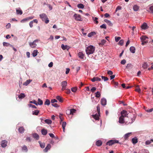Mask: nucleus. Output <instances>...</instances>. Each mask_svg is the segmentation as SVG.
<instances>
[{"instance_id":"nucleus-1","label":"nucleus","mask_w":153,"mask_h":153,"mask_svg":"<svg viewBox=\"0 0 153 153\" xmlns=\"http://www.w3.org/2000/svg\"><path fill=\"white\" fill-rule=\"evenodd\" d=\"M135 119V118L134 117L131 119V122H130L131 120H129L130 121L128 122V121H127L126 119H125L124 118H123V116H121L119 118V122L121 124L125 123L127 124H129L132 123L133 122V120H134Z\"/></svg>"},{"instance_id":"nucleus-2","label":"nucleus","mask_w":153,"mask_h":153,"mask_svg":"<svg viewBox=\"0 0 153 153\" xmlns=\"http://www.w3.org/2000/svg\"><path fill=\"white\" fill-rule=\"evenodd\" d=\"M95 48L92 45H91L88 47L85 50L87 54L89 55L93 53L95 51Z\"/></svg>"},{"instance_id":"nucleus-3","label":"nucleus","mask_w":153,"mask_h":153,"mask_svg":"<svg viewBox=\"0 0 153 153\" xmlns=\"http://www.w3.org/2000/svg\"><path fill=\"white\" fill-rule=\"evenodd\" d=\"M41 19L43 21H44L45 23L48 24L49 22V20L47 15L45 13H42L39 15Z\"/></svg>"},{"instance_id":"nucleus-4","label":"nucleus","mask_w":153,"mask_h":153,"mask_svg":"<svg viewBox=\"0 0 153 153\" xmlns=\"http://www.w3.org/2000/svg\"><path fill=\"white\" fill-rule=\"evenodd\" d=\"M118 143L119 141L117 140H111L108 141L106 144L109 146H111L115 143Z\"/></svg>"},{"instance_id":"nucleus-5","label":"nucleus","mask_w":153,"mask_h":153,"mask_svg":"<svg viewBox=\"0 0 153 153\" xmlns=\"http://www.w3.org/2000/svg\"><path fill=\"white\" fill-rule=\"evenodd\" d=\"M38 41L39 40L38 39H36L32 42H30L29 43V45L30 47L32 48H35L36 47L37 45L36 44V43L38 42Z\"/></svg>"},{"instance_id":"nucleus-6","label":"nucleus","mask_w":153,"mask_h":153,"mask_svg":"<svg viewBox=\"0 0 153 153\" xmlns=\"http://www.w3.org/2000/svg\"><path fill=\"white\" fill-rule=\"evenodd\" d=\"M67 85V82L66 81H62L61 83V85L62 87V90L63 91L66 89Z\"/></svg>"},{"instance_id":"nucleus-7","label":"nucleus","mask_w":153,"mask_h":153,"mask_svg":"<svg viewBox=\"0 0 153 153\" xmlns=\"http://www.w3.org/2000/svg\"><path fill=\"white\" fill-rule=\"evenodd\" d=\"M76 110L74 109H71L70 110H68L66 111V113L68 114H69L73 115L74 113L76 112Z\"/></svg>"},{"instance_id":"nucleus-8","label":"nucleus","mask_w":153,"mask_h":153,"mask_svg":"<svg viewBox=\"0 0 153 153\" xmlns=\"http://www.w3.org/2000/svg\"><path fill=\"white\" fill-rule=\"evenodd\" d=\"M74 16V17L75 19L77 20L78 21H81V16L78 14H75Z\"/></svg>"},{"instance_id":"nucleus-9","label":"nucleus","mask_w":153,"mask_h":153,"mask_svg":"<svg viewBox=\"0 0 153 153\" xmlns=\"http://www.w3.org/2000/svg\"><path fill=\"white\" fill-rule=\"evenodd\" d=\"M101 104L105 106L106 105L107 100H106L104 98H103L101 99L100 100Z\"/></svg>"},{"instance_id":"nucleus-10","label":"nucleus","mask_w":153,"mask_h":153,"mask_svg":"<svg viewBox=\"0 0 153 153\" xmlns=\"http://www.w3.org/2000/svg\"><path fill=\"white\" fill-rule=\"evenodd\" d=\"M92 116L95 120H100V114L98 113V114H96L95 115H92Z\"/></svg>"},{"instance_id":"nucleus-11","label":"nucleus","mask_w":153,"mask_h":153,"mask_svg":"<svg viewBox=\"0 0 153 153\" xmlns=\"http://www.w3.org/2000/svg\"><path fill=\"white\" fill-rule=\"evenodd\" d=\"M7 141L5 140H3L1 143V146L3 148L5 147L7 145Z\"/></svg>"},{"instance_id":"nucleus-12","label":"nucleus","mask_w":153,"mask_h":153,"mask_svg":"<svg viewBox=\"0 0 153 153\" xmlns=\"http://www.w3.org/2000/svg\"><path fill=\"white\" fill-rule=\"evenodd\" d=\"M61 48L63 50L67 49L68 51V50L70 48V47L67 45H64V44H62L61 45Z\"/></svg>"},{"instance_id":"nucleus-13","label":"nucleus","mask_w":153,"mask_h":153,"mask_svg":"<svg viewBox=\"0 0 153 153\" xmlns=\"http://www.w3.org/2000/svg\"><path fill=\"white\" fill-rule=\"evenodd\" d=\"M141 27L143 30L146 29L148 27L146 23L145 22H144L143 24L141 26Z\"/></svg>"},{"instance_id":"nucleus-14","label":"nucleus","mask_w":153,"mask_h":153,"mask_svg":"<svg viewBox=\"0 0 153 153\" xmlns=\"http://www.w3.org/2000/svg\"><path fill=\"white\" fill-rule=\"evenodd\" d=\"M34 18L33 16H31L29 17H27L26 18L24 19L21 21V22H22L23 21H27L31 19H33Z\"/></svg>"},{"instance_id":"nucleus-15","label":"nucleus","mask_w":153,"mask_h":153,"mask_svg":"<svg viewBox=\"0 0 153 153\" xmlns=\"http://www.w3.org/2000/svg\"><path fill=\"white\" fill-rule=\"evenodd\" d=\"M51 146L50 144H48L45 148L44 149V151L45 152H47L51 148Z\"/></svg>"},{"instance_id":"nucleus-16","label":"nucleus","mask_w":153,"mask_h":153,"mask_svg":"<svg viewBox=\"0 0 153 153\" xmlns=\"http://www.w3.org/2000/svg\"><path fill=\"white\" fill-rule=\"evenodd\" d=\"M101 80V79L100 78H99L98 77H94L93 78L91 79V81L94 82L95 81H100Z\"/></svg>"},{"instance_id":"nucleus-17","label":"nucleus","mask_w":153,"mask_h":153,"mask_svg":"<svg viewBox=\"0 0 153 153\" xmlns=\"http://www.w3.org/2000/svg\"><path fill=\"white\" fill-rule=\"evenodd\" d=\"M132 143L133 144H136L138 142V140L137 138L135 137L133 138L132 139Z\"/></svg>"},{"instance_id":"nucleus-18","label":"nucleus","mask_w":153,"mask_h":153,"mask_svg":"<svg viewBox=\"0 0 153 153\" xmlns=\"http://www.w3.org/2000/svg\"><path fill=\"white\" fill-rule=\"evenodd\" d=\"M41 132L42 134L44 135H46L48 133L47 130L44 128L42 129Z\"/></svg>"},{"instance_id":"nucleus-19","label":"nucleus","mask_w":153,"mask_h":153,"mask_svg":"<svg viewBox=\"0 0 153 153\" xmlns=\"http://www.w3.org/2000/svg\"><path fill=\"white\" fill-rule=\"evenodd\" d=\"M78 56L81 59H83L84 57V54L82 52H79L78 54Z\"/></svg>"},{"instance_id":"nucleus-20","label":"nucleus","mask_w":153,"mask_h":153,"mask_svg":"<svg viewBox=\"0 0 153 153\" xmlns=\"http://www.w3.org/2000/svg\"><path fill=\"white\" fill-rule=\"evenodd\" d=\"M16 13L18 15H21L22 14V11L20 9V8H19V9H16Z\"/></svg>"},{"instance_id":"nucleus-21","label":"nucleus","mask_w":153,"mask_h":153,"mask_svg":"<svg viewBox=\"0 0 153 153\" xmlns=\"http://www.w3.org/2000/svg\"><path fill=\"white\" fill-rule=\"evenodd\" d=\"M102 144V142L101 140H98L96 141V145L98 146H101Z\"/></svg>"},{"instance_id":"nucleus-22","label":"nucleus","mask_w":153,"mask_h":153,"mask_svg":"<svg viewBox=\"0 0 153 153\" xmlns=\"http://www.w3.org/2000/svg\"><path fill=\"white\" fill-rule=\"evenodd\" d=\"M131 133H128L126 134L124 136V137L125 140L127 139L130 136Z\"/></svg>"},{"instance_id":"nucleus-23","label":"nucleus","mask_w":153,"mask_h":153,"mask_svg":"<svg viewBox=\"0 0 153 153\" xmlns=\"http://www.w3.org/2000/svg\"><path fill=\"white\" fill-rule=\"evenodd\" d=\"M66 125V123L65 122H62V126L63 129V131L64 132H65V127Z\"/></svg>"},{"instance_id":"nucleus-24","label":"nucleus","mask_w":153,"mask_h":153,"mask_svg":"<svg viewBox=\"0 0 153 153\" xmlns=\"http://www.w3.org/2000/svg\"><path fill=\"white\" fill-rule=\"evenodd\" d=\"M139 8V6L137 5H134L133 7V10L135 11H137L138 10Z\"/></svg>"},{"instance_id":"nucleus-25","label":"nucleus","mask_w":153,"mask_h":153,"mask_svg":"<svg viewBox=\"0 0 153 153\" xmlns=\"http://www.w3.org/2000/svg\"><path fill=\"white\" fill-rule=\"evenodd\" d=\"M104 21L109 25V26H112V25L113 24L110 21H109L108 19H104Z\"/></svg>"},{"instance_id":"nucleus-26","label":"nucleus","mask_w":153,"mask_h":153,"mask_svg":"<svg viewBox=\"0 0 153 153\" xmlns=\"http://www.w3.org/2000/svg\"><path fill=\"white\" fill-rule=\"evenodd\" d=\"M32 80L31 79L27 80L25 82L23 83V85L27 86L28 85L31 81Z\"/></svg>"},{"instance_id":"nucleus-27","label":"nucleus","mask_w":153,"mask_h":153,"mask_svg":"<svg viewBox=\"0 0 153 153\" xmlns=\"http://www.w3.org/2000/svg\"><path fill=\"white\" fill-rule=\"evenodd\" d=\"M19 132L21 133H23L25 131V129L24 128L22 127H20L19 128Z\"/></svg>"},{"instance_id":"nucleus-28","label":"nucleus","mask_w":153,"mask_h":153,"mask_svg":"<svg viewBox=\"0 0 153 153\" xmlns=\"http://www.w3.org/2000/svg\"><path fill=\"white\" fill-rule=\"evenodd\" d=\"M130 51L132 53H134L135 52V48L133 46H131L130 48Z\"/></svg>"},{"instance_id":"nucleus-29","label":"nucleus","mask_w":153,"mask_h":153,"mask_svg":"<svg viewBox=\"0 0 153 153\" xmlns=\"http://www.w3.org/2000/svg\"><path fill=\"white\" fill-rule=\"evenodd\" d=\"M33 136L34 138H36L37 140L39 139V135L36 133L33 134Z\"/></svg>"},{"instance_id":"nucleus-30","label":"nucleus","mask_w":153,"mask_h":153,"mask_svg":"<svg viewBox=\"0 0 153 153\" xmlns=\"http://www.w3.org/2000/svg\"><path fill=\"white\" fill-rule=\"evenodd\" d=\"M56 99L58 100L59 102H62L63 101V100L62 97L60 96H58L56 97Z\"/></svg>"},{"instance_id":"nucleus-31","label":"nucleus","mask_w":153,"mask_h":153,"mask_svg":"<svg viewBox=\"0 0 153 153\" xmlns=\"http://www.w3.org/2000/svg\"><path fill=\"white\" fill-rule=\"evenodd\" d=\"M38 51L37 50H34L32 53V55L33 57H35L37 55Z\"/></svg>"},{"instance_id":"nucleus-32","label":"nucleus","mask_w":153,"mask_h":153,"mask_svg":"<svg viewBox=\"0 0 153 153\" xmlns=\"http://www.w3.org/2000/svg\"><path fill=\"white\" fill-rule=\"evenodd\" d=\"M106 41L105 39H102V40L101 42L99 43V45L100 46H102L106 42Z\"/></svg>"},{"instance_id":"nucleus-33","label":"nucleus","mask_w":153,"mask_h":153,"mask_svg":"<svg viewBox=\"0 0 153 153\" xmlns=\"http://www.w3.org/2000/svg\"><path fill=\"white\" fill-rule=\"evenodd\" d=\"M22 150L24 151L25 152H27L28 149L27 146L24 145L22 147Z\"/></svg>"},{"instance_id":"nucleus-34","label":"nucleus","mask_w":153,"mask_h":153,"mask_svg":"<svg viewBox=\"0 0 153 153\" xmlns=\"http://www.w3.org/2000/svg\"><path fill=\"white\" fill-rule=\"evenodd\" d=\"M135 90L137 91L139 93H140L141 91V90L140 88H139V85H137L136 86V88Z\"/></svg>"},{"instance_id":"nucleus-35","label":"nucleus","mask_w":153,"mask_h":153,"mask_svg":"<svg viewBox=\"0 0 153 153\" xmlns=\"http://www.w3.org/2000/svg\"><path fill=\"white\" fill-rule=\"evenodd\" d=\"M148 37L147 36H142L140 37V39L141 41H147L146 40V39H147Z\"/></svg>"},{"instance_id":"nucleus-36","label":"nucleus","mask_w":153,"mask_h":153,"mask_svg":"<svg viewBox=\"0 0 153 153\" xmlns=\"http://www.w3.org/2000/svg\"><path fill=\"white\" fill-rule=\"evenodd\" d=\"M121 116H123V114H128V113L127 111L126 110H123L121 111Z\"/></svg>"},{"instance_id":"nucleus-37","label":"nucleus","mask_w":153,"mask_h":153,"mask_svg":"<svg viewBox=\"0 0 153 153\" xmlns=\"http://www.w3.org/2000/svg\"><path fill=\"white\" fill-rule=\"evenodd\" d=\"M39 112V111L38 110H35L33 111L32 114L33 115H38V113Z\"/></svg>"},{"instance_id":"nucleus-38","label":"nucleus","mask_w":153,"mask_h":153,"mask_svg":"<svg viewBox=\"0 0 153 153\" xmlns=\"http://www.w3.org/2000/svg\"><path fill=\"white\" fill-rule=\"evenodd\" d=\"M43 104V102L42 100L40 99L39 98L38 99V102H37V105H42Z\"/></svg>"},{"instance_id":"nucleus-39","label":"nucleus","mask_w":153,"mask_h":153,"mask_svg":"<svg viewBox=\"0 0 153 153\" xmlns=\"http://www.w3.org/2000/svg\"><path fill=\"white\" fill-rule=\"evenodd\" d=\"M96 34V33L94 32H91L90 33H89L88 34V36L89 37H91L92 36Z\"/></svg>"},{"instance_id":"nucleus-40","label":"nucleus","mask_w":153,"mask_h":153,"mask_svg":"<svg viewBox=\"0 0 153 153\" xmlns=\"http://www.w3.org/2000/svg\"><path fill=\"white\" fill-rule=\"evenodd\" d=\"M45 122L48 124H51L52 123V121L50 119H46L45 120Z\"/></svg>"},{"instance_id":"nucleus-41","label":"nucleus","mask_w":153,"mask_h":153,"mask_svg":"<svg viewBox=\"0 0 153 153\" xmlns=\"http://www.w3.org/2000/svg\"><path fill=\"white\" fill-rule=\"evenodd\" d=\"M101 96V94L100 92L97 91L95 93V97L97 98H99Z\"/></svg>"},{"instance_id":"nucleus-42","label":"nucleus","mask_w":153,"mask_h":153,"mask_svg":"<svg viewBox=\"0 0 153 153\" xmlns=\"http://www.w3.org/2000/svg\"><path fill=\"white\" fill-rule=\"evenodd\" d=\"M39 143L40 144V145L41 148H44L45 147V143H41L40 141H39Z\"/></svg>"},{"instance_id":"nucleus-43","label":"nucleus","mask_w":153,"mask_h":153,"mask_svg":"<svg viewBox=\"0 0 153 153\" xmlns=\"http://www.w3.org/2000/svg\"><path fill=\"white\" fill-rule=\"evenodd\" d=\"M77 7L79 8L83 9L84 8V5L82 4H79L77 5Z\"/></svg>"},{"instance_id":"nucleus-44","label":"nucleus","mask_w":153,"mask_h":153,"mask_svg":"<svg viewBox=\"0 0 153 153\" xmlns=\"http://www.w3.org/2000/svg\"><path fill=\"white\" fill-rule=\"evenodd\" d=\"M18 97L20 99H22L25 97V95L23 93H21L19 95Z\"/></svg>"},{"instance_id":"nucleus-45","label":"nucleus","mask_w":153,"mask_h":153,"mask_svg":"<svg viewBox=\"0 0 153 153\" xmlns=\"http://www.w3.org/2000/svg\"><path fill=\"white\" fill-rule=\"evenodd\" d=\"M50 100L48 99H46L44 103L45 105H49L50 104Z\"/></svg>"},{"instance_id":"nucleus-46","label":"nucleus","mask_w":153,"mask_h":153,"mask_svg":"<svg viewBox=\"0 0 153 153\" xmlns=\"http://www.w3.org/2000/svg\"><path fill=\"white\" fill-rule=\"evenodd\" d=\"M97 109L98 114H100V105L98 104L97 106Z\"/></svg>"},{"instance_id":"nucleus-47","label":"nucleus","mask_w":153,"mask_h":153,"mask_svg":"<svg viewBox=\"0 0 153 153\" xmlns=\"http://www.w3.org/2000/svg\"><path fill=\"white\" fill-rule=\"evenodd\" d=\"M77 90V88L76 87L72 88H71V90L73 92H75Z\"/></svg>"},{"instance_id":"nucleus-48","label":"nucleus","mask_w":153,"mask_h":153,"mask_svg":"<svg viewBox=\"0 0 153 153\" xmlns=\"http://www.w3.org/2000/svg\"><path fill=\"white\" fill-rule=\"evenodd\" d=\"M148 65L146 63H144L143 65V67L144 69L148 67Z\"/></svg>"},{"instance_id":"nucleus-49","label":"nucleus","mask_w":153,"mask_h":153,"mask_svg":"<svg viewBox=\"0 0 153 153\" xmlns=\"http://www.w3.org/2000/svg\"><path fill=\"white\" fill-rule=\"evenodd\" d=\"M101 78L102 79H104V81H106L108 80V79L106 77L102 76Z\"/></svg>"},{"instance_id":"nucleus-50","label":"nucleus","mask_w":153,"mask_h":153,"mask_svg":"<svg viewBox=\"0 0 153 153\" xmlns=\"http://www.w3.org/2000/svg\"><path fill=\"white\" fill-rule=\"evenodd\" d=\"M121 37L119 36H116L115 37V40L116 42H118L120 39Z\"/></svg>"},{"instance_id":"nucleus-51","label":"nucleus","mask_w":153,"mask_h":153,"mask_svg":"<svg viewBox=\"0 0 153 153\" xmlns=\"http://www.w3.org/2000/svg\"><path fill=\"white\" fill-rule=\"evenodd\" d=\"M123 40H121L119 42L118 44L120 45H122L123 44Z\"/></svg>"},{"instance_id":"nucleus-52","label":"nucleus","mask_w":153,"mask_h":153,"mask_svg":"<svg viewBox=\"0 0 153 153\" xmlns=\"http://www.w3.org/2000/svg\"><path fill=\"white\" fill-rule=\"evenodd\" d=\"M100 27L101 28H104L106 29V25L104 24H103L100 26Z\"/></svg>"},{"instance_id":"nucleus-53","label":"nucleus","mask_w":153,"mask_h":153,"mask_svg":"<svg viewBox=\"0 0 153 153\" xmlns=\"http://www.w3.org/2000/svg\"><path fill=\"white\" fill-rule=\"evenodd\" d=\"M96 88L95 87H93L91 89V91L92 93H94V91L96 90Z\"/></svg>"},{"instance_id":"nucleus-54","label":"nucleus","mask_w":153,"mask_h":153,"mask_svg":"<svg viewBox=\"0 0 153 153\" xmlns=\"http://www.w3.org/2000/svg\"><path fill=\"white\" fill-rule=\"evenodd\" d=\"M30 103L34 104L37 105V102L35 100H33L32 101H30Z\"/></svg>"},{"instance_id":"nucleus-55","label":"nucleus","mask_w":153,"mask_h":153,"mask_svg":"<svg viewBox=\"0 0 153 153\" xmlns=\"http://www.w3.org/2000/svg\"><path fill=\"white\" fill-rule=\"evenodd\" d=\"M3 44L4 46H8L9 45V44L5 42H4Z\"/></svg>"},{"instance_id":"nucleus-56","label":"nucleus","mask_w":153,"mask_h":153,"mask_svg":"<svg viewBox=\"0 0 153 153\" xmlns=\"http://www.w3.org/2000/svg\"><path fill=\"white\" fill-rule=\"evenodd\" d=\"M52 106L55 107H58L59 106V105H58V104L56 103L52 104Z\"/></svg>"},{"instance_id":"nucleus-57","label":"nucleus","mask_w":153,"mask_h":153,"mask_svg":"<svg viewBox=\"0 0 153 153\" xmlns=\"http://www.w3.org/2000/svg\"><path fill=\"white\" fill-rule=\"evenodd\" d=\"M28 105V106L29 107H32V108H36V107L35 105H32V104H29Z\"/></svg>"},{"instance_id":"nucleus-58","label":"nucleus","mask_w":153,"mask_h":153,"mask_svg":"<svg viewBox=\"0 0 153 153\" xmlns=\"http://www.w3.org/2000/svg\"><path fill=\"white\" fill-rule=\"evenodd\" d=\"M66 91L65 93L67 94H69L71 93V91L69 89H65Z\"/></svg>"},{"instance_id":"nucleus-59","label":"nucleus","mask_w":153,"mask_h":153,"mask_svg":"<svg viewBox=\"0 0 153 153\" xmlns=\"http://www.w3.org/2000/svg\"><path fill=\"white\" fill-rule=\"evenodd\" d=\"M57 102V100L56 99H53L51 100V103L52 104L54 103L55 102Z\"/></svg>"},{"instance_id":"nucleus-60","label":"nucleus","mask_w":153,"mask_h":153,"mask_svg":"<svg viewBox=\"0 0 153 153\" xmlns=\"http://www.w3.org/2000/svg\"><path fill=\"white\" fill-rule=\"evenodd\" d=\"M126 61L125 60L123 59L122 60L121 62V63L123 65H124L126 63Z\"/></svg>"},{"instance_id":"nucleus-61","label":"nucleus","mask_w":153,"mask_h":153,"mask_svg":"<svg viewBox=\"0 0 153 153\" xmlns=\"http://www.w3.org/2000/svg\"><path fill=\"white\" fill-rule=\"evenodd\" d=\"M33 21H31L29 23V25L30 27H32L33 26Z\"/></svg>"},{"instance_id":"nucleus-62","label":"nucleus","mask_w":153,"mask_h":153,"mask_svg":"<svg viewBox=\"0 0 153 153\" xmlns=\"http://www.w3.org/2000/svg\"><path fill=\"white\" fill-rule=\"evenodd\" d=\"M107 74L109 75H111L113 74V73L111 71H108Z\"/></svg>"},{"instance_id":"nucleus-63","label":"nucleus","mask_w":153,"mask_h":153,"mask_svg":"<svg viewBox=\"0 0 153 153\" xmlns=\"http://www.w3.org/2000/svg\"><path fill=\"white\" fill-rule=\"evenodd\" d=\"M149 9L151 12L153 13V6H151L150 7Z\"/></svg>"},{"instance_id":"nucleus-64","label":"nucleus","mask_w":153,"mask_h":153,"mask_svg":"<svg viewBox=\"0 0 153 153\" xmlns=\"http://www.w3.org/2000/svg\"><path fill=\"white\" fill-rule=\"evenodd\" d=\"M152 65L151 66V68H148V70H152L153 69V63H152L151 64Z\"/></svg>"}]
</instances>
